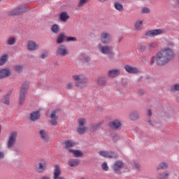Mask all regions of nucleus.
Returning <instances> with one entry per match:
<instances>
[{"label": "nucleus", "instance_id": "1", "mask_svg": "<svg viewBox=\"0 0 179 179\" xmlns=\"http://www.w3.org/2000/svg\"><path fill=\"white\" fill-rule=\"evenodd\" d=\"M174 57H176L174 50L169 48H165L157 54L156 64L158 66H164V65H167L171 59H173Z\"/></svg>", "mask_w": 179, "mask_h": 179}, {"label": "nucleus", "instance_id": "2", "mask_svg": "<svg viewBox=\"0 0 179 179\" xmlns=\"http://www.w3.org/2000/svg\"><path fill=\"white\" fill-rule=\"evenodd\" d=\"M98 47L99 52L103 54V55H107V58L109 61H114V59H115V53L114 52V50H113V48L111 46L107 45H99Z\"/></svg>", "mask_w": 179, "mask_h": 179}, {"label": "nucleus", "instance_id": "3", "mask_svg": "<svg viewBox=\"0 0 179 179\" xmlns=\"http://www.w3.org/2000/svg\"><path fill=\"white\" fill-rule=\"evenodd\" d=\"M72 78L76 82V86L80 89H83V87H86L89 85V80L83 74L74 75Z\"/></svg>", "mask_w": 179, "mask_h": 179}, {"label": "nucleus", "instance_id": "4", "mask_svg": "<svg viewBox=\"0 0 179 179\" xmlns=\"http://www.w3.org/2000/svg\"><path fill=\"white\" fill-rule=\"evenodd\" d=\"M29 83H24L20 91L19 95V105L23 106L24 104V101H26V94H27V90H29Z\"/></svg>", "mask_w": 179, "mask_h": 179}, {"label": "nucleus", "instance_id": "5", "mask_svg": "<svg viewBox=\"0 0 179 179\" xmlns=\"http://www.w3.org/2000/svg\"><path fill=\"white\" fill-rule=\"evenodd\" d=\"M78 127L77 128V132L80 135H84L86 134V131L89 130V128L86 127L87 120L84 117H80L78 120Z\"/></svg>", "mask_w": 179, "mask_h": 179}, {"label": "nucleus", "instance_id": "6", "mask_svg": "<svg viewBox=\"0 0 179 179\" xmlns=\"http://www.w3.org/2000/svg\"><path fill=\"white\" fill-rule=\"evenodd\" d=\"M16 139H17V131H12L7 143L8 149H13V146L16 144Z\"/></svg>", "mask_w": 179, "mask_h": 179}, {"label": "nucleus", "instance_id": "7", "mask_svg": "<svg viewBox=\"0 0 179 179\" xmlns=\"http://www.w3.org/2000/svg\"><path fill=\"white\" fill-rule=\"evenodd\" d=\"M68 54H69V51L65 45H59L56 50V55L58 57H66Z\"/></svg>", "mask_w": 179, "mask_h": 179}, {"label": "nucleus", "instance_id": "8", "mask_svg": "<svg viewBox=\"0 0 179 179\" xmlns=\"http://www.w3.org/2000/svg\"><path fill=\"white\" fill-rule=\"evenodd\" d=\"M101 42L102 44H110L112 41L111 34L110 33L104 31L101 33Z\"/></svg>", "mask_w": 179, "mask_h": 179}, {"label": "nucleus", "instance_id": "9", "mask_svg": "<svg viewBox=\"0 0 179 179\" xmlns=\"http://www.w3.org/2000/svg\"><path fill=\"white\" fill-rule=\"evenodd\" d=\"M26 6L21 5L17 7L16 8L13 9V10L9 12L10 16H15L16 15H22V13H24L26 12Z\"/></svg>", "mask_w": 179, "mask_h": 179}, {"label": "nucleus", "instance_id": "10", "mask_svg": "<svg viewBox=\"0 0 179 179\" xmlns=\"http://www.w3.org/2000/svg\"><path fill=\"white\" fill-rule=\"evenodd\" d=\"M99 156L105 157L106 159H117V154L113 151H104L101 150L99 152Z\"/></svg>", "mask_w": 179, "mask_h": 179}, {"label": "nucleus", "instance_id": "11", "mask_svg": "<svg viewBox=\"0 0 179 179\" xmlns=\"http://www.w3.org/2000/svg\"><path fill=\"white\" fill-rule=\"evenodd\" d=\"M121 75V69H113L108 71L107 76L110 79H115V78H118Z\"/></svg>", "mask_w": 179, "mask_h": 179}, {"label": "nucleus", "instance_id": "12", "mask_svg": "<svg viewBox=\"0 0 179 179\" xmlns=\"http://www.w3.org/2000/svg\"><path fill=\"white\" fill-rule=\"evenodd\" d=\"M124 68L127 73H131V75H138V73H141V71H139L138 67L126 64Z\"/></svg>", "mask_w": 179, "mask_h": 179}, {"label": "nucleus", "instance_id": "13", "mask_svg": "<svg viewBox=\"0 0 179 179\" xmlns=\"http://www.w3.org/2000/svg\"><path fill=\"white\" fill-rule=\"evenodd\" d=\"M164 33V30L163 29H152L149 30L145 33L146 37H155V36H160V34H163Z\"/></svg>", "mask_w": 179, "mask_h": 179}, {"label": "nucleus", "instance_id": "14", "mask_svg": "<svg viewBox=\"0 0 179 179\" xmlns=\"http://www.w3.org/2000/svg\"><path fill=\"white\" fill-rule=\"evenodd\" d=\"M108 80L106 76H101L96 79V83L100 87H104L105 86H107Z\"/></svg>", "mask_w": 179, "mask_h": 179}, {"label": "nucleus", "instance_id": "15", "mask_svg": "<svg viewBox=\"0 0 179 179\" xmlns=\"http://www.w3.org/2000/svg\"><path fill=\"white\" fill-rule=\"evenodd\" d=\"M45 169H47V163L44 160H42L35 166V169L38 173H44Z\"/></svg>", "mask_w": 179, "mask_h": 179}, {"label": "nucleus", "instance_id": "16", "mask_svg": "<svg viewBox=\"0 0 179 179\" xmlns=\"http://www.w3.org/2000/svg\"><path fill=\"white\" fill-rule=\"evenodd\" d=\"M124 164L122 162V161H116L112 166V169L115 173H117V171H120V170H122V169H124Z\"/></svg>", "mask_w": 179, "mask_h": 179}, {"label": "nucleus", "instance_id": "17", "mask_svg": "<svg viewBox=\"0 0 179 179\" xmlns=\"http://www.w3.org/2000/svg\"><path fill=\"white\" fill-rule=\"evenodd\" d=\"M61 174H62V172H61V167H59V165H55L53 179H65L64 177L61 176Z\"/></svg>", "mask_w": 179, "mask_h": 179}, {"label": "nucleus", "instance_id": "18", "mask_svg": "<svg viewBox=\"0 0 179 179\" xmlns=\"http://www.w3.org/2000/svg\"><path fill=\"white\" fill-rule=\"evenodd\" d=\"M39 136L42 141H44V142H46L47 143L48 142H50V136L45 129H41L39 131Z\"/></svg>", "mask_w": 179, "mask_h": 179}, {"label": "nucleus", "instance_id": "19", "mask_svg": "<svg viewBox=\"0 0 179 179\" xmlns=\"http://www.w3.org/2000/svg\"><path fill=\"white\" fill-rule=\"evenodd\" d=\"M41 117V114L40 113V110H36L31 113L29 120L33 122H36V121H38V120H40Z\"/></svg>", "mask_w": 179, "mask_h": 179}, {"label": "nucleus", "instance_id": "20", "mask_svg": "<svg viewBox=\"0 0 179 179\" xmlns=\"http://www.w3.org/2000/svg\"><path fill=\"white\" fill-rule=\"evenodd\" d=\"M109 126L113 129H120L122 127L121 120L115 119L109 123Z\"/></svg>", "mask_w": 179, "mask_h": 179}, {"label": "nucleus", "instance_id": "21", "mask_svg": "<svg viewBox=\"0 0 179 179\" xmlns=\"http://www.w3.org/2000/svg\"><path fill=\"white\" fill-rule=\"evenodd\" d=\"M27 50L29 51H37L38 50V45L34 41H29L27 44Z\"/></svg>", "mask_w": 179, "mask_h": 179}, {"label": "nucleus", "instance_id": "22", "mask_svg": "<svg viewBox=\"0 0 179 179\" xmlns=\"http://www.w3.org/2000/svg\"><path fill=\"white\" fill-rule=\"evenodd\" d=\"M10 76V70L9 69H3L0 70V79H5Z\"/></svg>", "mask_w": 179, "mask_h": 179}, {"label": "nucleus", "instance_id": "23", "mask_svg": "<svg viewBox=\"0 0 179 179\" xmlns=\"http://www.w3.org/2000/svg\"><path fill=\"white\" fill-rule=\"evenodd\" d=\"M102 125H103V122H101L99 123L91 124L90 127V132H97L99 129H101Z\"/></svg>", "mask_w": 179, "mask_h": 179}, {"label": "nucleus", "instance_id": "24", "mask_svg": "<svg viewBox=\"0 0 179 179\" xmlns=\"http://www.w3.org/2000/svg\"><path fill=\"white\" fill-rule=\"evenodd\" d=\"M129 120L131 121H137V120H139V112L137 110H133L131 111L129 115Z\"/></svg>", "mask_w": 179, "mask_h": 179}, {"label": "nucleus", "instance_id": "25", "mask_svg": "<svg viewBox=\"0 0 179 179\" xmlns=\"http://www.w3.org/2000/svg\"><path fill=\"white\" fill-rule=\"evenodd\" d=\"M64 41H66V35L65 33H61L57 36L56 43L57 44H62Z\"/></svg>", "mask_w": 179, "mask_h": 179}, {"label": "nucleus", "instance_id": "26", "mask_svg": "<svg viewBox=\"0 0 179 179\" xmlns=\"http://www.w3.org/2000/svg\"><path fill=\"white\" fill-rule=\"evenodd\" d=\"M80 161L78 159H70L68 160V164L70 167H78Z\"/></svg>", "mask_w": 179, "mask_h": 179}, {"label": "nucleus", "instance_id": "27", "mask_svg": "<svg viewBox=\"0 0 179 179\" xmlns=\"http://www.w3.org/2000/svg\"><path fill=\"white\" fill-rule=\"evenodd\" d=\"M69 19V15L66 11H63L59 15V20L60 22H67Z\"/></svg>", "mask_w": 179, "mask_h": 179}, {"label": "nucleus", "instance_id": "28", "mask_svg": "<svg viewBox=\"0 0 179 179\" xmlns=\"http://www.w3.org/2000/svg\"><path fill=\"white\" fill-rule=\"evenodd\" d=\"M170 177V173L168 171H166L162 173H159L157 175V179H167Z\"/></svg>", "mask_w": 179, "mask_h": 179}, {"label": "nucleus", "instance_id": "29", "mask_svg": "<svg viewBox=\"0 0 179 179\" xmlns=\"http://www.w3.org/2000/svg\"><path fill=\"white\" fill-rule=\"evenodd\" d=\"M69 152H70L71 153H73L74 155V157H82V156H83V152H82V151L79 150H72L70 149L69 150Z\"/></svg>", "mask_w": 179, "mask_h": 179}, {"label": "nucleus", "instance_id": "30", "mask_svg": "<svg viewBox=\"0 0 179 179\" xmlns=\"http://www.w3.org/2000/svg\"><path fill=\"white\" fill-rule=\"evenodd\" d=\"M51 31L54 34H58L61 31V28L57 24H54L51 27Z\"/></svg>", "mask_w": 179, "mask_h": 179}, {"label": "nucleus", "instance_id": "31", "mask_svg": "<svg viewBox=\"0 0 179 179\" xmlns=\"http://www.w3.org/2000/svg\"><path fill=\"white\" fill-rule=\"evenodd\" d=\"M61 110L59 108H56L52 111V113L50 114V118L52 120H58V116L57 114H58Z\"/></svg>", "mask_w": 179, "mask_h": 179}, {"label": "nucleus", "instance_id": "32", "mask_svg": "<svg viewBox=\"0 0 179 179\" xmlns=\"http://www.w3.org/2000/svg\"><path fill=\"white\" fill-rule=\"evenodd\" d=\"M169 169V164L166 162H161L157 166V170H167Z\"/></svg>", "mask_w": 179, "mask_h": 179}, {"label": "nucleus", "instance_id": "33", "mask_svg": "<svg viewBox=\"0 0 179 179\" xmlns=\"http://www.w3.org/2000/svg\"><path fill=\"white\" fill-rule=\"evenodd\" d=\"M138 51L140 52H150L148 46L145 45H140L138 46Z\"/></svg>", "mask_w": 179, "mask_h": 179}, {"label": "nucleus", "instance_id": "34", "mask_svg": "<svg viewBox=\"0 0 179 179\" xmlns=\"http://www.w3.org/2000/svg\"><path fill=\"white\" fill-rule=\"evenodd\" d=\"M114 6L115 9H116V10H118L119 12H122L124 10V6L120 2H115Z\"/></svg>", "mask_w": 179, "mask_h": 179}, {"label": "nucleus", "instance_id": "35", "mask_svg": "<svg viewBox=\"0 0 179 179\" xmlns=\"http://www.w3.org/2000/svg\"><path fill=\"white\" fill-rule=\"evenodd\" d=\"M8 55L5 54L0 58V66H2V65H5L6 62H8Z\"/></svg>", "mask_w": 179, "mask_h": 179}, {"label": "nucleus", "instance_id": "36", "mask_svg": "<svg viewBox=\"0 0 179 179\" xmlns=\"http://www.w3.org/2000/svg\"><path fill=\"white\" fill-rule=\"evenodd\" d=\"M78 59L80 61H83L85 62H89V61H90V58H89V57H87V56H85V54H83V53H82L79 55Z\"/></svg>", "mask_w": 179, "mask_h": 179}, {"label": "nucleus", "instance_id": "37", "mask_svg": "<svg viewBox=\"0 0 179 179\" xmlns=\"http://www.w3.org/2000/svg\"><path fill=\"white\" fill-rule=\"evenodd\" d=\"M148 47L150 52H151L153 48H156L157 47V43L156 42L151 41L148 43Z\"/></svg>", "mask_w": 179, "mask_h": 179}, {"label": "nucleus", "instance_id": "38", "mask_svg": "<svg viewBox=\"0 0 179 179\" xmlns=\"http://www.w3.org/2000/svg\"><path fill=\"white\" fill-rule=\"evenodd\" d=\"M73 146H75V142L72 141H68L65 143V148L68 150H70L69 148H73Z\"/></svg>", "mask_w": 179, "mask_h": 179}, {"label": "nucleus", "instance_id": "39", "mask_svg": "<svg viewBox=\"0 0 179 179\" xmlns=\"http://www.w3.org/2000/svg\"><path fill=\"white\" fill-rule=\"evenodd\" d=\"M16 43V38L14 36H10L7 40V44L8 45H13Z\"/></svg>", "mask_w": 179, "mask_h": 179}, {"label": "nucleus", "instance_id": "40", "mask_svg": "<svg viewBox=\"0 0 179 179\" xmlns=\"http://www.w3.org/2000/svg\"><path fill=\"white\" fill-rule=\"evenodd\" d=\"M171 92H172V93L179 92V83L173 84V85H171Z\"/></svg>", "mask_w": 179, "mask_h": 179}, {"label": "nucleus", "instance_id": "41", "mask_svg": "<svg viewBox=\"0 0 179 179\" xmlns=\"http://www.w3.org/2000/svg\"><path fill=\"white\" fill-rule=\"evenodd\" d=\"M87 2H89V0H79L78 3V7L83 8V6H85L87 3Z\"/></svg>", "mask_w": 179, "mask_h": 179}, {"label": "nucleus", "instance_id": "42", "mask_svg": "<svg viewBox=\"0 0 179 179\" xmlns=\"http://www.w3.org/2000/svg\"><path fill=\"white\" fill-rule=\"evenodd\" d=\"M78 38L75 36H66V41L67 43H71V41H77Z\"/></svg>", "mask_w": 179, "mask_h": 179}, {"label": "nucleus", "instance_id": "43", "mask_svg": "<svg viewBox=\"0 0 179 179\" xmlns=\"http://www.w3.org/2000/svg\"><path fill=\"white\" fill-rule=\"evenodd\" d=\"M10 96V94H8L4 96V99H3L4 101H3V103L6 106H9V104L10 103V102L9 101Z\"/></svg>", "mask_w": 179, "mask_h": 179}, {"label": "nucleus", "instance_id": "44", "mask_svg": "<svg viewBox=\"0 0 179 179\" xmlns=\"http://www.w3.org/2000/svg\"><path fill=\"white\" fill-rule=\"evenodd\" d=\"M142 24H143V21L138 20L135 23L134 27H135V29H136V30H139L138 29L141 28V26H142Z\"/></svg>", "mask_w": 179, "mask_h": 179}, {"label": "nucleus", "instance_id": "45", "mask_svg": "<svg viewBox=\"0 0 179 179\" xmlns=\"http://www.w3.org/2000/svg\"><path fill=\"white\" fill-rule=\"evenodd\" d=\"M14 69L16 72H22L23 71V66L22 65H16L14 67Z\"/></svg>", "mask_w": 179, "mask_h": 179}, {"label": "nucleus", "instance_id": "46", "mask_svg": "<svg viewBox=\"0 0 179 179\" xmlns=\"http://www.w3.org/2000/svg\"><path fill=\"white\" fill-rule=\"evenodd\" d=\"M101 167L103 171H108V165L107 164V162H103L101 165Z\"/></svg>", "mask_w": 179, "mask_h": 179}, {"label": "nucleus", "instance_id": "47", "mask_svg": "<svg viewBox=\"0 0 179 179\" xmlns=\"http://www.w3.org/2000/svg\"><path fill=\"white\" fill-rule=\"evenodd\" d=\"M141 13H142L143 14H145V13H150V8H148V7H144L143 8H142Z\"/></svg>", "mask_w": 179, "mask_h": 179}, {"label": "nucleus", "instance_id": "48", "mask_svg": "<svg viewBox=\"0 0 179 179\" xmlns=\"http://www.w3.org/2000/svg\"><path fill=\"white\" fill-rule=\"evenodd\" d=\"M47 57H48V51H44L41 55V58H42V59H45V58H47Z\"/></svg>", "mask_w": 179, "mask_h": 179}, {"label": "nucleus", "instance_id": "49", "mask_svg": "<svg viewBox=\"0 0 179 179\" xmlns=\"http://www.w3.org/2000/svg\"><path fill=\"white\" fill-rule=\"evenodd\" d=\"M57 120L58 119H52V120H50V124H52V125H54L55 127L58 124V122H57Z\"/></svg>", "mask_w": 179, "mask_h": 179}, {"label": "nucleus", "instance_id": "50", "mask_svg": "<svg viewBox=\"0 0 179 179\" xmlns=\"http://www.w3.org/2000/svg\"><path fill=\"white\" fill-rule=\"evenodd\" d=\"M155 61H156V57L152 56L150 59V64L153 65V64H155Z\"/></svg>", "mask_w": 179, "mask_h": 179}, {"label": "nucleus", "instance_id": "51", "mask_svg": "<svg viewBox=\"0 0 179 179\" xmlns=\"http://www.w3.org/2000/svg\"><path fill=\"white\" fill-rule=\"evenodd\" d=\"M134 168L136 169V170H141V164H139L138 163H134Z\"/></svg>", "mask_w": 179, "mask_h": 179}, {"label": "nucleus", "instance_id": "52", "mask_svg": "<svg viewBox=\"0 0 179 179\" xmlns=\"http://www.w3.org/2000/svg\"><path fill=\"white\" fill-rule=\"evenodd\" d=\"M141 59V62H143V64H146V62H148V59H146V57H145V56H142Z\"/></svg>", "mask_w": 179, "mask_h": 179}, {"label": "nucleus", "instance_id": "53", "mask_svg": "<svg viewBox=\"0 0 179 179\" xmlns=\"http://www.w3.org/2000/svg\"><path fill=\"white\" fill-rule=\"evenodd\" d=\"M67 89L71 90L73 87V84L72 83H69L66 85Z\"/></svg>", "mask_w": 179, "mask_h": 179}, {"label": "nucleus", "instance_id": "54", "mask_svg": "<svg viewBox=\"0 0 179 179\" xmlns=\"http://www.w3.org/2000/svg\"><path fill=\"white\" fill-rule=\"evenodd\" d=\"M138 93V96H143V94H145V91L143 90H139Z\"/></svg>", "mask_w": 179, "mask_h": 179}, {"label": "nucleus", "instance_id": "55", "mask_svg": "<svg viewBox=\"0 0 179 179\" xmlns=\"http://www.w3.org/2000/svg\"><path fill=\"white\" fill-rule=\"evenodd\" d=\"M148 125H150V127H155V124H153V122H152L150 118L148 119Z\"/></svg>", "mask_w": 179, "mask_h": 179}, {"label": "nucleus", "instance_id": "56", "mask_svg": "<svg viewBox=\"0 0 179 179\" xmlns=\"http://www.w3.org/2000/svg\"><path fill=\"white\" fill-rule=\"evenodd\" d=\"M5 158V152H0V160H2V159Z\"/></svg>", "mask_w": 179, "mask_h": 179}, {"label": "nucleus", "instance_id": "57", "mask_svg": "<svg viewBox=\"0 0 179 179\" xmlns=\"http://www.w3.org/2000/svg\"><path fill=\"white\" fill-rule=\"evenodd\" d=\"M152 110L148 109V110H147V115H148V117H150V116L152 115Z\"/></svg>", "mask_w": 179, "mask_h": 179}, {"label": "nucleus", "instance_id": "58", "mask_svg": "<svg viewBox=\"0 0 179 179\" xmlns=\"http://www.w3.org/2000/svg\"><path fill=\"white\" fill-rule=\"evenodd\" d=\"M122 85L124 87H127V86H128V83H127V80L122 81Z\"/></svg>", "mask_w": 179, "mask_h": 179}, {"label": "nucleus", "instance_id": "59", "mask_svg": "<svg viewBox=\"0 0 179 179\" xmlns=\"http://www.w3.org/2000/svg\"><path fill=\"white\" fill-rule=\"evenodd\" d=\"M41 179H51V177L48 176H42Z\"/></svg>", "mask_w": 179, "mask_h": 179}, {"label": "nucleus", "instance_id": "60", "mask_svg": "<svg viewBox=\"0 0 179 179\" xmlns=\"http://www.w3.org/2000/svg\"><path fill=\"white\" fill-rule=\"evenodd\" d=\"M174 8H179V0H176V3L174 6Z\"/></svg>", "mask_w": 179, "mask_h": 179}, {"label": "nucleus", "instance_id": "61", "mask_svg": "<svg viewBox=\"0 0 179 179\" xmlns=\"http://www.w3.org/2000/svg\"><path fill=\"white\" fill-rule=\"evenodd\" d=\"M121 41H122V38H120L117 41V43H121Z\"/></svg>", "mask_w": 179, "mask_h": 179}, {"label": "nucleus", "instance_id": "62", "mask_svg": "<svg viewBox=\"0 0 179 179\" xmlns=\"http://www.w3.org/2000/svg\"><path fill=\"white\" fill-rule=\"evenodd\" d=\"M170 45H171V47H173V45H174V44H173V43H170Z\"/></svg>", "mask_w": 179, "mask_h": 179}, {"label": "nucleus", "instance_id": "63", "mask_svg": "<svg viewBox=\"0 0 179 179\" xmlns=\"http://www.w3.org/2000/svg\"><path fill=\"white\" fill-rule=\"evenodd\" d=\"M1 129H2V127H1V126L0 125V134H1Z\"/></svg>", "mask_w": 179, "mask_h": 179}, {"label": "nucleus", "instance_id": "64", "mask_svg": "<svg viewBox=\"0 0 179 179\" xmlns=\"http://www.w3.org/2000/svg\"><path fill=\"white\" fill-rule=\"evenodd\" d=\"M1 1H2V0H0V2H1Z\"/></svg>", "mask_w": 179, "mask_h": 179}]
</instances>
